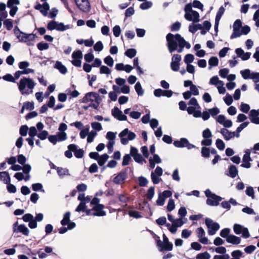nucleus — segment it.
Returning <instances> with one entry per match:
<instances>
[{"mask_svg": "<svg viewBox=\"0 0 259 259\" xmlns=\"http://www.w3.org/2000/svg\"><path fill=\"white\" fill-rule=\"evenodd\" d=\"M36 83L30 77H22L17 82L18 88L22 95H28L33 93Z\"/></svg>", "mask_w": 259, "mask_h": 259, "instance_id": "nucleus-1", "label": "nucleus"}, {"mask_svg": "<svg viewBox=\"0 0 259 259\" xmlns=\"http://www.w3.org/2000/svg\"><path fill=\"white\" fill-rule=\"evenodd\" d=\"M182 36L179 33L174 34L168 33L166 36V46L170 53H172L177 50L179 46L181 44Z\"/></svg>", "mask_w": 259, "mask_h": 259, "instance_id": "nucleus-2", "label": "nucleus"}, {"mask_svg": "<svg viewBox=\"0 0 259 259\" xmlns=\"http://www.w3.org/2000/svg\"><path fill=\"white\" fill-rule=\"evenodd\" d=\"M128 172L133 175L134 169L133 167L127 166L125 168L122 169L117 174L113 180V182L116 185H119L121 183H123L124 181L127 178Z\"/></svg>", "mask_w": 259, "mask_h": 259, "instance_id": "nucleus-3", "label": "nucleus"}, {"mask_svg": "<svg viewBox=\"0 0 259 259\" xmlns=\"http://www.w3.org/2000/svg\"><path fill=\"white\" fill-rule=\"evenodd\" d=\"M204 193L207 198L206 203L209 206H217L219 205L220 202L223 199L221 196L212 193L209 189H206Z\"/></svg>", "mask_w": 259, "mask_h": 259, "instance_id": "nucleus-4", "label": "nucleus"}, {"mask_svg": "<svg viewBox=\"0 0 259 259\" xmlns=\"http://www.w3.org/2000/svg\"><path fill=\"white\" fill-rule=\"evenodd\" d=\"M119 137L120 138V142L125 145L128 144V141H132L136 137V135L133 132L130 131L127 128H124L119 134Z\"/></svg>", "mask_w": 259, "mask_h": 259, "instance_id": "nucleus-5", "label": "nucleus"}, {"mask_svg": "<svg viewBox=\"0 0 259 259\" xmlns=\"http://www.w3.org/2000/svg\"><path fill=\"white\" fill-rule=\"evenodd\" d=\"M29 230L25 224H18V222L16 221L13 225V234L14 237H19L16 235L17 233H20L25 236H28L29 234Z\"/></svg>", "mask_w": 259, "mask_h": 259, "instance_id": "nucleus-6", "label": "nucleus"}, {"mask_svg": "<svg viewBox=\"0 0 259 259\" xmlns=\"http://www.w3.org/2000/svg\"><path fill=\"white\" fill-rule=\"evenodd\" d=\"M240 74L244 79H252L255 83L259 82V72H251L249 69H245L240 71Z\"/></svg>", "mask_w": 259, "mask_h": 259, "instance_id": "nucleus-7", "label": "nucleus"}, {"mask_svg": "<svg viewBox=\"0 0 259 259\" xmlns=\"http://www.w3.org/2000/svg\"><path fill=\"white\" fill-rule=\"evenodd\" d=\"M205 223L208 229V233L209 235H214L220 228L218 223L214 222L212 219L208 218L205 219Z\"/></svg>", "mask_w": 259, "mask_h": 259, "instance_id": "nucleus-8", "label": "nucleus"}, {"mask_svg": "<svg viewBox=\"0 0 259 259\" xmlns=\"http://www.w3.org/2000/svg\"><path fill=\"white\" fill-rule=\"evenodd\" d=\"M233 231L236 235L241 234L244 238H248L250 236L248 228L239 224L234 225Z\"/></svg>", "mask_w": 259, "mask_h": 259, "instance_id": "nucleus-9", "label": "nucleus"}, {"mask_svg": "<svg viewBox=\"0 0 259 259\" xmlns=\"http://www.w3.org/2000/svg\"><path fill=\"white\" fill-rule=\"evenodd\" d=\"M72 60L71 61L72 64L75 67H80L81 66V59L82 53L81 50H78L74 51L72 54Z\"/></svg>", "mask_w": 259, "mask_h": 259, "instance_id": "nucleus-10", "label": "nucleus"}, {"mask_svg": "<svg viewBox=\"0 0 259 259\" xmlns=\"http://www.w3.org/2000/svg\"><path fill=\"white\" fill-rule=\"evenodd\" d=\"M77 8L82 12L89 13L91 10V5L89 0H74Z\"/></svg>", "mask_w": 259, "mask_h": 259, "instance_id": "nucleus-11", "label": "nucleus"}, {"mask_svg": "<svg viewBox=\"0 0 259 259\" xmlns=\"http://www.w3.org/2000/svg\"><path fill=\"white\" fill-rule=\"evenodd\" d=\"M251 161H252V159L250 157V150L246 149L243 156L242 163L240 165V166L245 168H250L251 167L250 162Z\"/></svg>", "mask_w": 259, "mask_h": 259, "instance_id": "nucleus-12", "label": "nucleus"}, {"mask_svg": "<svg viewBox=\"0 0 259 259\" xmlns=\"http://www.w3.org/2000/svg\"><path fill=\"white\" fill-rule=\"evenodd\" d=\"M112 115L116 119L119 121L127 120V116L123 114L121 110H120L117 106H115L111 110Z\"/></svg>", "mask_w": 259, "mask_h": 259, "instance_id": "nucleus-13", "label": "nucleus"}, {"mask_svg": "<svg viewBox=\"0 0 259 259\" xmlns=\"http://www.w3.org/2000/svg\"><path fill=\"white\" fill-rule=\"evenodd\" d=\"M154 95L157 98L161 96L170 98L172 96L173 92L170 90H162L161 89H157L154 90L153 92Z\"/></svg>", "mask_w": 259, "mask_h": 259, "instance_id": "nucleus-14", "label": "nucleus"}, {"mask_svg": "<svg viewBox=\"0 0 259 259\" xmlns=\"http://www.w3.org/2000/svg\"><path fill=\"white\" fill-rule=\"evenodd\" d=\"M104 205L102 204H98L97 206H94L92 208L93 215L97 217H103L106 215V212L103 210Z\"/></svg>", "mask_w": 259, "mask_h": 259, "instance_id": "nucleus-15", "label": "nucleus"}, {"mask_svg": "<svg viewBox=\"0 0 259 259\" xmlns=\"http://www.w3.org/2000/svg\"><path fill=\"white\" fill-rule=\"evenodd\" d=\"M228 177L231 178H235L238 174V170L237 166L234 164H230L228 166V172L225 173Z\"/></svg>", "mask_w": 259, "mask_h": 259, "instance_id": "nucleus-16", "label": "nucleus"}, {"mask_svg": "<svg viewBox=\"0 0 259 259\" xmlns=\"http://www.w3.org/2000/svg\"><path fill=\"white\" fill-rule=\"evenodd\" d=\"M200 15L199 13L194 10L191 12L190 14H189V16L185 18V19L189 21H192L193 23H198L200 21Z\"/></svg>", "mask_w": 259, "mask_h": 259, "instance_id": "nucleus-17", "label": "nucleus"}, {"mask_svg": "<svg viewBox=\"0 0 259 259\" xmlns=\"http://www.w3.org/2000/svg\"><path fill=\"white\" fill-rule=\"evenodd\" d=\"M157 246L161 252L163 251H169L172 250L173 248V244L170 242L165 243L163 244H157Z\"/></svg>", "mask_w": 259, "mask_h": 259, "instance_id": "nucleus-18", "label": "nucleus"}, {"mask_svg": "<svg viewBox=\"0 0 259 259\" xmlns=\"http://www.w3.org/2000/svg\"><path fill=\"white\" fill-rule=\"evenodd\" d=\"M228 243L232 244L233 245H238L241 242V238L239 237L236 236L233 234H231L229 237L227 238Z\"/></svg>", "mask_w": 259, "mask_h": 259, "instance_id": "nucleus-19", "label": "nucleus"}, {"mask_svg": "<svg viewBox=\"0 0 259 259\" xmlns=\"http://www.w3.org/2000/svg\"><path fill=\"white\" fill-rule=\"evenodd\" d=\"M188 139L186 138H181L180 140H175L174 141V145L177 148H184L187 144Z\"/></svg>", "mask_w": 259, "mask_h": 259, "instance_id": "nucleus-20", "label": "nucleus"}, {"mask_svg": "<svg viewBox=\"0 0 259 259\" xmlns=\"http://www.w3.org/2000/svg\"><path fill=\"white\" fill-rule=\"evenodd\" d=\"M94 92L87 93L84 96L79 100L80 103H87L89 102H94L93 96Z\"/></svg>", "mask_w": 259, "mask_h": 259, "instance_id": "nucleus-21", "label": "nucleus"}, {"mask_svg": "<svg viewBox=\"0 0 259 259\" xmlns=\"http://www.w3.org/2000/svg\"><path fill=\"white\" fill-rule=\"evenodd\" d=\"M54 67L59 70V71L62 74H65L67 72L66 67L61 62L57 61Z\"/></svg>", "mask_w": 259, "mask_h": 259, "instance_id": "nucleus-22", "label": "nucleus"}, {"mask_svg": "<svg viewBox=\"0 0 259 259\" xmlns=\"http://www.w3.org/2000/svg\"><path fill=\"white\" fill-rule=\"evenodd\" d=\"M75 148H73V153L75 157L78 159L81 158L83 157L84 151L82 149H78V146L75 145Z\"/></svg>", "mask_w": 259, "mask_h": 259, "instance_id": "nucleus-23", "label": "nucleus"}, {"mask_svg": "<svg viewBox=\"0 0 259 259\" xmlns=\"http://www.w3.org/2000/svg\"><path fill=\"white\" fill-rule=\"evenodd\" d=\"M1 181H3L6 184L11 183V177L8 171H1Z\"/></svg>", "mask_w": 259, "mask_h": 259, "instance_id": "nucleus-24", "label": "nucleus"}, {"mask_svg": "<svg viewBox=\"0 0 259 259\" xmlns=\"http://www.w3.org/2000/svg\"><path fill=\"white\" fill-rule=\"evenodd\" d=\"M109 156L107 153H104L100 155L99 159L97 160L98 164L100 166H103L106 162L108 159Z\"/></svg>", "mask_w": 259, "mask_h": 259, "instance_id": "nucleus-25", "label": "nucleus"}, {"mask_svg": "<svg viewBox=\"0 0 259 259\" xmlns=\"http://www.w3.org/2000/svg\"><path fill=\"white\" fill-rule=\"evenodd\" d=\"M219 59L216 56H212L208 60V69L210 70L212 67L218 66Z\"/></svg>", "mask_w": 259, "mask_h": 259, "instance_id": "nucleus-26", "label": "nucleus"}, {"mask_svg": "<svg viewBox=\"0 0 259 259\" xmlns=\"http://www.w3.org/2000/svg\"><path fill=\"white\" fill-rule=\"evenodd\" d=\"M70 214L71 213L70 211H67L63 215V219L61 221L60 223L63 226H65L67 225L71 221H70Z\"/></svg>", "mask_w": 259, "mask_h": 259, "instance_id": "nucleus-27", "label": "nucleus"}, {"mask_svg": "<svg viewBox=\"0 0 259 259\" xmlns=\"http://www.w3.org/2000/svg\"><path fill=\"white\" fill-rule=\"evenodd\" d=\"M75 144H69L67 146L68 150L64 152V155L67 158H71L72 157L73 155L72 152L74 151L73 148H75Z\"/></svg>", "mask_w": 259, "mask_h": 259, "instance_id": "nucleus-28", "label": "nucleus"}, {"mask_svg": "<svg viewBox=\"0 0 259 259\" xmlns=\"http://www.w3.org/2000/svg\"><path fill=\"white\" fill-rule=\"evenodd\" d=\"M249 118L250 122L255 124H259V116L255 113L250 111L249 113Z\"/></svg>", "mask_w": 259, "mask_h": 259, "instance_id": "nucleus-29", "label": "nucleus"}, {"mask_svg": "<svg viewBox=\"0 0 259 259\" xmlns=\"http://www.w3.org/2000/svg\"><path fill=\"white\" fill-rule=\"evenodd\" d=\"M6 4L1 2V22L7 19L8 17V13L6 11Z\"/></svg>", "mask_w": 259, "mask_h": 259, "instance_id": "nucleus-30", "label": "nucleus"}, {"mask_svg": "<svg viewBox=\"0 0 259 259\" xmlns=\"http://www.w3.org/2000/svg\"><path fill=\"white\" fill-rule=\"evenodd\" d=\"M249 122L248 121H245L239 125L236 128L235 132L236 134V137L239 138L240 136V133L246 126H248Z\"/></svg>", "mask_w": 259, "mask_h": 259, "instance_id": "nucleus-31", "label": "nucleus"}, {"mask_svg": "<svg viewBox=\"0 0 259 259\" xmlns=\"http://www.w3.org/2000/svg\"><path fill=\"white\" fill-rule=\"evenodd\" d=\"M136 54L137 50L134 48L128 49L124 52V55L131 59L135 57Z\"/></svg>", "mask_w": 259, "mask_h": 259, "instance_id": "nucleus-32", "label": "nucleus"}, {"mask_svg": "<svg viewBox=\"0 0 259 259\" xmlns=\"http://www.w3.org/2000/svg\"><path fill=\"white\" fill-rule=\"evenodd\" d=\"M135 91L139 96H142L144 95V91L143 89L141 83L137 82L135 85Z\"/></svg>", "mask_w": 259, "mask_h": 259, "instance_id": "nucleus-33", "label": "nucleus"}, {"mask_svg": "<svg viewBox=\"0 0 259 259\" xmlns=\"http://www.w3.org/2000/svg\"><path fill=\"white\" fill-rule=\"evenodd\" d=\"M84 59L87 63H91L94 59V56L93 54V51L92 49L89 50V52L84 55Z\"/></svg>", "mask_w": 259, "mask_h": 259, "instance_id": "nucleus-34", "label": "nucleus"}, {"mask_svg": "<svg viewBox=\"0 0 259 259\" xmlns=\"http://www.w3.org/2000/svg\"><path fill=\"white\" fill-rule=\"evenodd\" d=\"M71 28L69 24L65 25L63 22H57V31H64Z\"/></svg>", "mask_w": 259, "mask_h": 259, "instance_id": "nucleus-35", "label": "nucleus"}, {"mask_svg": "<svg viewBox=\"0 0 259 259\" xmlns=\"http://www.w3.org/2000/svg\"><path fill=\"white\" fill-rule=\"evenodd\" d=\"M192 3H188L187 4L185 7H184V11L185 12V14L184 15V18H186L187 17L189 14H190L191 12H192V11H193L194 10L192 9Z\"/></svg>", "mask_w": 259, "mask_h": 259, "instance_id": "nucleus-36", "label": "nucleus"}, {"mask_svg": "<svg viewBox=\"0 0 259 259\" xmlns=\"http://www.w3.org/2000/svg\"><path fill=\"white\" fill-rule=\"evenodd\" d=\"M31 188L33 191L38 192L41 191L45 192L44 189H43V186L42 184L40 183H34L31 185Z\"/></svg>", "mask_w": 259, "mask_h": 259, "instance_id": "nucleus-37", "label": "nucleus"}, {"mask_svg": "<svg viewBox=\"0 0 259 259\" xmlns=\"http://www.w3.org/2000/svg\"><path fill=\"white\" fill-rule=\"evenodd\" d=\"M3 21L4 26L7 29V30H11L13 28V20H12L11 19H7Z\"/></svg>", "mask_w": 259, "mask_h": 259, "instance_id": "nucleus-38", "label": "nucleus"}, {"mask_svg": "<svg viewBox=\"0 0 259 259\" xmlns=\"http://www.w3.org/2000/svg\"><path fill=\"white\" fill-rule=\"evenodd\" d=\"M152 6L153 3L152 2L146 1L140 4V8L142 10H146L151 8Z\"/></svg>", "mask_w": 259, "mask_h": 259, "instance_id": "nucleus-39", "label": "nucleus"}, {"mask_svg": "<svg viewBox=\"0 0 259 259\" xmlns=\"http://www.w3.org/2000/svg\"><path fill=\"white\" fill-rule=\"evenodd\" d=\"M57 172L58 175L61 177H62L65 175H70L68 169L66 168H63L61 167H58L57 168Z\"/></svg>", "mask_w": 259, "mask_h": 259, "instance_id": "nucleus-40", "label": "nucleus"}, {"mask_svg": "<svg viewBox=\"0 0 259 259\" xmlns=\"http://www.w3.org/2000/svg\"><path fill=\"white\" fill-rule=\"evenodd\" d=\"M138 180L139 181V185L141 187H146L148 183V180L147 179L143 176L139 177L138 178Z\"/></svg>", "mask_w": 259, "mask_h": 259, "instance_id": "nucleus-41", "label": "nucleus"}, {"mask_svg": "<svg viewBox=\"0 0 259 259\" xmlns=\"http://www.w3.org/2000/svg\"><path fill=\"white\" fill-rule=\"evenodd\" d=\"M202 157L208 158L210 157V149L207 147H202L201 149Z\"/></svg>", "mask_w": 259, "mask_h": 259, "instance_id": "nucleus-42", "label": "nucleus"}, {"mask_svg": "<svg viewBox=\"0 0 259 259\" xmlns=\"http://www.w3.org/2000/svg\"><path fill=\"white\" fill-rule=\"evenodd\" d=\"M155 194L154 186L150 187L147 190L146 197L148 199L151 200Z\"/></svg>", "mask_w": 259, "mask_h": 259, "instance_id": "nucleus-43", "label": "nucleus"}, {"mask_svg": "<svg viewBox=\"0 0 259 259\" xmlns=\"http://www.w3.org/2000/svg\"><path fill=\"white\" fill-rule=\"evenodd\" d=\"M57 21L55 20H51L48 23L47 28L49 30L52 31L53 30H57Z\"/></svg>", "mask_w": 259, "mask_h": 259, "instance_id": "nucleus-44", "label": "nucleus"}, {"mask_svg": "<svg viewBox=\"0 0 259 259\" xmlns=\"http://www.w3.org/2000/svg\"><path fill=\"white\" fill-rule=\"evenodd\" d=\"M223 83V81L219 80L217 75L212 76L209 80V84L217 85L218 84Z\"/></svg>", "mask_w": 259, "mask_h": 259, "instance_id": "nucleus-45", "label": "nucleus"}, {"mask_svg": "<svg viewBox=\"0 0 259 259\" xmlns=\"http://www.w3.org/2000/svg\"><path fill=\"white\" fill-rule=\"evenodd\" d=\"M30 38L31 34L23 32L22 35H21V37H20V38H19V41L23 42L31 41V40H30Z\"/></svg>", "mask_w": 259, "mask_h": 259, "instance_id": "nucleus-46", "label": "nucleus"}, {"mask_svg": "<svg viewBox=\"0 0 259 259\" xmlns=\"http://www.w3.org/2000/svg\"><path fill=\"white\" fill-rule=\"evenodd\" d=\"M194 60V56L192 54H187L185 55L184 59V61L186 64H190L193 62Z\"/></svg>", "mask_w": 259, "mask_h": 259, "instance_id": "nucleus-47", "label": "nucleus"}, {"mask_svg": "<svg viewBox=\"0 0 259 259\" xmlns=\"http://www.w3.org/2000/svg\"><path fill=\"white\" fill-rule=\"evenodd\" d=\"M50 5L47 2L42 4L41 13L44 16H47L48 14V11L50 10Z\"/></svg>", "mask_w": 259, "mask_h": 259, "instance_id": "nucleus-48", "label": "nucleus"}, {"mask_svg": "<svg viewBox=\"0 0 259 259\" xmlns=\"http://www.w3.org/2000/svg\"><path fill=\"white\" fill-rule=\"evenodd\" d=\"M36 46H37V48L40 51H42L44 50H46L48 49L49 48V44L44 42V41H41V42H38L36 45Z\"/></svg>", "mask_w": 259, "mask_h": 259, "instance_id": "nucleus-49", "label": "nucleus"}, {"mask_svg": "<svg viewBox=\"0 0 259 259\" xmlns=\"http://www.w3.org/2000/svg\"><path fill=\"white\" fill-rule=\"evenodd\" d=\"M29 127L26 124L21 126L19 129V134L21 137H25L27 135Z\"/></svg>", "mask_w": 259, "mask_h": 259, "instance_id": "nucleus-50", "label": "nucleus"}, {"mask_svg": "<svg viewBox=\"0 0 259 259\" xmlns=\"http://www.w3.org/2000/svg\"><path fill=\"white\" fill-rule=\"evenodd\" d=\"M49 136V133L47 131L42 130L37 134V137L41 140H46Z\"/></svg>", "mask_w": 259, "mask_h": 259, "instance_id": "nucleus-51", "label": "nucleus"}, {"mask_svg": "<svg viewBox=\"0 0 259 259\" xmlns=\"http://www.w3.org/2000/svg\"><path fill=\"white\" fill-rule=\"evenodd\" d=\"M230 229L228 228H226L223 229H222L220 233V235L224 238H226V240H227V238L229 237V236H230Z\"/></svg>", "mask_w": 259, "mask_h": 259, "instance_id": "nucleus-52", "label": "nucleus"}, {"mask_svg": "<svg viewBox=\"0 0 259 259\" xmlns=\"http://www.w3.org/2000/svg\"><path fill=\"white\" fill-rule=\"evenodd\" d=\"M132 160V157L130 154H125L122 158V165L123 166L128 165L130 161Z\"/></svg>", "mask_w": 259, "mask_h": 259, "instance_id": "nucleus-53", "label": "nucleus"}, {"mask_svg": "<svg viewBox=\"0 0 259 259\" xmlns=\"http://www.w3.org/2000/svg\"><path fill=\"white\" fill-rule=\"evenodd\" d=\"M175 208V201L172 199H169L166 206V210L168 212L172 211Z\"/></svg>", "mask_w": 259, "mask_h": 259, "instance_id": "nucleus-54", "label": "nucleus"}, {"mask_svg": "<svg viewBox=\"0 0 259 259\" xmlns=\"http://www.w3.org/2000/svg\"><path fill=\"white\" fill-rule=\"evenodd\" d=\"M223 100L227 106L231 105L233 102V97L228 93H227L226 96L223 98Z\"/></svg>", "mask_w": 259, "mask_h": 259, "instance_id": "nucleus-55", "label": "nucleus"}, {"mask_svg": "<svg viewBox=\"0 0 259 259\" xmlns=\"http://www.w3.org/2000/svg\"><path fill=\"white\" fill-rule=\"evenodd\" d=\"M215 145L217 148L222 151L225 148V144L222 139H217L215 141Z\"/></svg>", "mask_w": 259, "mask_h": 259, "instance_id": "nucleus-56", "label": "nucleus"}, {"mask_svg": "<svg viewBox=\"0 0 259 259\" xmlns=\"http://www.w3.org/2000/svg\"><path fill=\"white\" fill-rule=\"evenodd\" d=\"M210 254L208 252L205 251L198 253L196 256V259H210Z\"/></svg>", "mask_w": 259, "mask_h": 259, "instance_id": "nucleus-57", "label": "nucleus"}, {"mask_svg": "<svg viewBox=\"0 0 259 259\" xmlns=\"http://www.w3.org/2000/svg\"><path fill=\"white\" fill-rule=\"evenodd\" d=\"M250 107L249 104L244 103H241L240 105V110L244 113H247L250 110Z\"/></svg>", "mask_w": 259, "mask_h": 259, "instance_id": "nucleus-58", "label": "nucleus"}, {"mask_svg": "<svg viewBox=\"0 0 259 259\" xmlns=\"http://www.w3.org/2000/svg\"><path fill=\"white\" fill-rule=\"evenodd\" d=\"M1 78H3L4 80L11 82L13 83H15V78L14 76L10 73H7L6 75H4Z\"/></svg>", "mask_w": 259, "mask_h": 259, "instance_id": "nucleus-59", "label": "nucleus"}, {"mask_svg": "<svg viewBox=\"0 0 259 259\" xmlns=\"http://www.w3.org/2000/svg\"><path fill=\"white\" fill-rule=\"evenodd\" d=\"M90 130V126L87 125L83 129L81 130L79 135L81 139H84L88 136Z\"/></svg>", "mask_w": 259, "mask_h": 259, "instance_id": "nucleus-60", "label": "nucleus"}, {"mask_svg": "<svg viewBox=\"0 0 259 259\" xmlns=\"http://www.w3.org/2000/svg\"><path fill=\"white\" fill-rule=\"evenodd\" d=\"M104 62L109 67H112L114 64V60L111 56L108 55L104 59Z\"/></svg>", "mask_w": 259, "mask_h": 259, "instance_id": "nucleus-61", "label": "nucleus"}, {"mask_svg": "<svg viewBox=\"0 0 259 259\" xmlns=\"http://www.w3.org/2000/svg\"><path fill=\"white\" fill-rule=\"evenodd\" d=\"M91 126L95 131L99 132L102 130V124L99 122H93L91 123Z\"/></svg>", "mask_w": 259, "mask_h": 259, "instance_id": "nucleus-62", "label": "nucleus"}, {"mask_svg": "<svg viewBox=\"0 0 259 259\" xmlns=\"http://www.w3.org/2000/svg\"><path fill=\"white\" fill-rule=\"evenodd\" d=\"M245 193L248 196L251 197L252 199L254 198V191L252 187H247L245 190Z\"/></svg>", "mask_w": 259, "mask_h": 259, "instance_id": "nucleus-63", "label": "nucleus"}, {"mask_svg": "<svg viewBox=\"0 0 259 259\" xmlns=\"http://www.w3.org/2000/svg\"><path fill=\"white\" fill-rule=\"evenodd\" d=\"M111 70L107 66L105 65H102L100 67V74H105L107 75H108L111 73Z\"/></svg>", "mask_w": 259, "mask_h": 259, "instance_id": "nucleus-64", "label": "nucleus"}]
</instances>
